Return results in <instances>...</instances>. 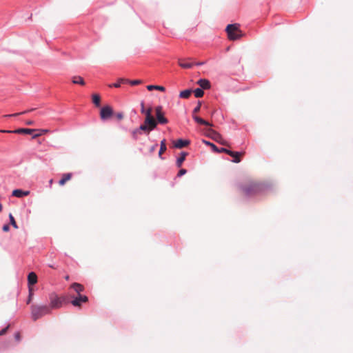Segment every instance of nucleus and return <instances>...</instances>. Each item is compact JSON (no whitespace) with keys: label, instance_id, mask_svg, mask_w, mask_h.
<instances>
[{"label":"nucleus","instance_id":"obj_1","mask_svg":"<svg viewBox=\"0 0 353 353\" xmlns=\"http://www.w3.org/2000/svg\"><path fill=\"white\" fill-rule=\"evenodd\" d=\"M31 315L34 321H36L46 314L51 313L50 307L46 305H31Z\"/></svg>","mask_w":353,"mask_h":353},{"label":"nucleus","instance_id":"obj_2","mask_svg":"<svg viewBox=\"0 0 353 353\" xmlns=\"http://www.w3.org/2000/svg\"><path fill=\"white\" fill-rule=\"evenodd\" d=\"M230 40H236L240 39L242 36V32L239 29V24H229L225 29Z\"/></svg>","mask_w":353,"mask_h":353},{"label":"nucleus","instance_id":"obj_3","mask_svg":"<svg viewBox=\"0 0 353 353\" xmlns=\"http://www.w3.org/2000/svg\"><path fill=\"white\" fill-rule=\"evenodd\" d=\"M50 310L52 309H59L62 307L63 303L65 301L64 296H59L55 293H51L49 295Z\"/></svg>","mask_w":353,"mask_h":353},{"label":"nucleus","instance_id":"obj_4","mask_svg":"<svg viewBox=\"0 0 353 353\" xmlns=\"http://www.w3.org/2000/svg\"><path fill=\"white\" fill-rule=\"evenodd\" d=\"M259 190L260 187L256 183H250L243 188V194L248 196L257 194Z\"/></svg>","mask_w":353,"mask_h":353},{"label":"nucleus","instance_id":"obj_5","mask_svg":"<svg viewBox=\"0 0 353 353\" xmlns=\"http://www.w3.org/2000/svg\"><path fill=\"white\" fill-rule=\"evenodd\" d=\"M219 152H224L230 155V157H233L232 161L236 163H239L241 161L240 157L244 155L245 154V152H234L224 148H221V150H219Z\"/></svg>","mask_w":353,"mask_h":353},{"label":"nucleus","instance_id":"obj_6","mask_svg":"<svg viewBox=\"0 0 353 353\" xmlns=\"http://www.w3.org/2000/svg\"><path fill=\"white\" fill-rule=\"evenodd\" d=\"M201 106V102H199L198 105L193 110L192 117H193L194 120L196 123H198L199 124H201V125H211V124L209 122L205 121L204 119H203L201 117L196 115V114L200 111Z\"/></svg>","mask_w":353,"mask_h":353},{"label":"nucleus","instance_id":"obj_7","mask_svg":"<svg viewBox=\"0 0 353 353\" xmlns=\"http://www.w3.org/2000/svg\"><path fill=\"white\" fill-rule=\"evenodd\" d=\"M114 114L113 110L111 106H103L100 110V117L102 120H107Z\"/></svg>","mask_w":353,"mask_h":353},{"label":"nucleus","instance_id":"obj_8","mask_svg":"<svg viewBox=\"0 0 353 353\" xmlns=\"http://www.w3.org/2000/svg\"><path fill=\"white\" fill-rule=\"evenodd\" d=\"M155 113L157 117L156 121L157 123L166 124L168 123V119L165 117L164 113L162 111L161 106H157L155 108Z\"/></svg>","mask_w":353,"mask_h":353},{"label":"nucleus","instance_id":"obj_9","mask_svg":"<svg viewBox=\"0 0 353 353\" xmlns=\"http://www.w3.org/2000/svg\"><path fill=\"white\" fill-rule=\"evenodd\" d=\"M157 125V122H153L152 124H151L150 123H148L147 121L145 119L143 124L141 125L139 128L137 129L139 130V132H141V131L142 130L146 132L148 134L150 131L156 128Z\"/></svg>","mask_w":353,"mask_h":353},{"label":"nucleus","instance_id":"obj_10","mask_svg":"<svg viewBox=\"0 0 353 353\" xmlns=\"http://www.w3.org/2000/svg\"><path fill=\"white\" fill-rule=\"evenodd\" d=\"M88 301V296L85 295L79 294L77 297L71 301V303L75 307H80L81 303H86Z\"/></svg>","mask_w":353,"mask_h":353},{"label":"nucleus","instance_id":"obj_11","mask_svg":"<svg viewBox=\"0 0 353 353\" xmlns=\"http://www.w3.org/2000/svg\"><path fill=\"white\" fill-rule=\"evenodd\" d=\"M208 134L210 138L216 142H221V140H222L221 135L214 130L209 129L208 131Z\"/></svg>","mask_w":353,"mask_h":353},{"label":"nucleus","instance_id":"obj_12","mask_svg":"<svg viewBox=\"0 0 353 353\" xmlns=\"http://www.w3.org/2000/svg\"><path fill=\"white\" fill-rule=\"evenodd\" d=\"M152 108H149L147 110H145L144 114L145 115V119L147 121L148 123H150L152 124L153 122H157L156 119L153 117L152 115Z\"/></svg>","mask_w":353,"mask_h":353},{"label":"nucleus","instance_id":"obj_13","mask_svg":"<svg viewBox=\"0 0 353 353\" xmlns=\"http://www.w3.org/2000/svg\"><path fill=\"white\" fill-rule=\"evenodd\" d=\"M174 146L176 148H183L188 146L190 144L188 140L178 139L173 142Z\"/></svg>","mask_w":353,"mask_h":353},{"label":"nucleus","instance_id":"obj_14","mask_svg":"<svg viewBox=\"0 0 353 353\" xmlns=\"http://www.w3.org/2000/svg\"><path fill=\"white\" fill-rule=\"evenodd\" d=\"M29 191H23L20 189H16L12 191V195L18 198H21L29 195Z\"/></svg>","mask_w":353,"mask_h":353},{"label":"nucleus","instance_id":"obj_15","mask_svg":"<svg viewBox=\"0 0 353 353\" xmlns=\"http://www.w3.org/2000/svg\"><path fill=\"white\" fill-rule=\"evenodd\" d=\"M197 84L201 87V88L208 90L210 88V82L206 79H201L197 81Z\"/></svg>","mask_w":353,"mask_h":353},{"label":"nucleus","instance_id":"obj_16","mask_svg":"<svg viewBox=\"0 0 353 353\" xmlns=\"http://www.w3.org/2000/svg\"><path fill=\"white\" fill-rule=\"evenodd\" d=\"M28 282L29 285H33L37 283V276L34 272L29 273L28 276Z\"/></svg>","mask_w":353,"mask_h":353},{"label":"nucleus","instance_id":"obj_17","mask_svg":"<svg viewBox=\"0 0 353 353\" xmlns=\"http://www.w3.org/2000/svg\"><path fill=\"white\" fill-rule=\"evenodd\" d=\"M72 176V173H65L62 175L61 179L59 181V184L61 186L64 185L65 183L71 179Z\"/></svg>","mask_w":353,"mask_h":353},{"label":"nucleus","instance_id":"obj_18","mask_svg":"<svg viewBox=\"0 0 353 353\" xmlns=\"http://www.w3.org/2000/svg\"><path fill=\"white\" fill-rule=\"evenodd\" d=\"M34 131H36V129L19 128V129L13 130V133L30 134Z\"/></svg>","mask_w":353,"mask_h":353},{"label":"nucleus","instance_id":"obj_19","mask_svg":"<svg viewBox=\"0 0 353 353\" xmlns=\"http://www.w3.org/2000/svg\"><path fill=\"white\" fill-rule=\"evenodd\" d=\"M71 288L79 295L84 290V287L78 283H74L71 285Z\"/></svg>","mask_w":353,"mask_h":353},{"label":"nucleus","instance_id":"obj_20","mask_svg":"<svg viewBox=\"0 0 353 353\" xmlns=\"http://www.w3.org/2000/svg\"><path fill=\"white\" fill-rule=\"evenodd\" d=\"M178 63L181 68L185 69L191 68L193 66L192 63L187 62L184 59H179Z\"/></svg>","mask_w":353,"mask_h":353},{"label":"nucleus","instance_id":"obj_21","mask_svg":"<svg viewBox=\"0 0 353 353\" xmlns=\"http://www.w3.org/2000/svg\"><path fill=\"white\" fill-rule=\"evenodd\" d=\"M188 155V153L185 152H183L181 153V156L177 159L176 160V166L180 168L183 163V161L185 160V158Z\"/></svg>","mask_w":353,"mask_h":353},{"label":"nucleus","instance_id":"obj_22","mask_svg":"<svg viewBox=\"0 0 353 353\" xmlns=\"http://www.w3.org/2000/svg\"><path fill=\"white\" fill-rule=\"evenodd\" d=\"M72 81L74 84H79L81 85H85L83 79L80 76H74L72 77Z\"/></svg>","mask_w":353,"mask_h":353},{"label":"nucleus","instance_id":"obj_23","mask_svg":"<svg viewBox=\"0 0 353 353\" xmlns=\"http://www.w3.org/2000/svg\"><path fill=\"white\" fill-rule=\"evenodd\" d=\"M147 89L148 90H159V91H162V92H164L165 90V88L163 86L154 85H148Z\"/></svg>","mask_w":353,"mask_h":353},{"label":"nucleus","instance_id":"obj_24","mask_svg":"<svg viewBox=\"0 0 353 353\" xmlns=\"http://www.w3.org/2000/svg\"><path fill=\"white\" fill-rule=\"evenodd\" d=\"M191 90H185L180 92L179 97L183 99H188L191 95Z\"/></svg>","mask_w":353,"mask_h":353},{"label":"nucleus","instance_id":"obj_25","mask_svg":"<svg viewBox=\"0 0 353 353\" xmlns=\"http://www.w3.org/2000/svg\"><path fill=\"white\" fill-rule=\"evenodd\" d=\"M92 102L94 103V104L99 107L100 105V102H101V98H100V96L97 94H94L92 95Z\"/></svg>","mask_w":353,"mask_h":353},{"label":"nucleus","instance_id":"obj_26","mask_svg":"<svg viewBox=\"0 0 353 353\" xmlns=\"http://www.w3.org/2000/svg\"><path fill=\"white\" fill-rule=\"evenodd\" d=\"M166 150V141L165 139L161 141L160 150L159 152V157Z\"/></svg>","mask_w":353,"mask_h":353},{"label":"nucleus","instance_id":"obj_27","mask_svg":"<svg viewBox=\"0 0 353 353\" xmlns=\"http://www.w3.org/2000/svg\"><path fill=\"white\" fill-rule=\"evenodd\" d=\"M128 79H118V81L114 84H112V85H109L110 87H114V88H119L121 86V84L123 83H126L128 82Z\"/></svg>","mask_w":353,"mask_h":353},{"label":"nucleus","instance_id":"obj_28","mask_svg":"<svg viewBox=\"0 0 353 353\" xmlns=\"http://www.w3.org/2000/svg\"><path fill=\"white\" fill-rule=\"evenodd\" d=\"M34 110H35L34 108H31L30 110H25L23 112H18V113H14V114H12L5 115V117H17V116H19V115H21V114H24L30 112H32V111H33Z\"/></svg>","mask_w":353,"mask_h":353},{"label":"nucleus","instance_id":"obj_29","mask_svg":"<svg viewBox=\"0 0 353 353\" xmlns=\"http://www.w3.org/2000/svg\"><path fill=\"white\" fill-rule=\"evenodd\" d=\"M36 131H39V134H34L32 138L33 139H35V138H37L38 137L42 135V134H47L50 132L49 130L48 129H36Z\"/></svg>","mask_w":353,"mask_h":353},{"label":"nucleus","instance_id":"obj_30","mask_svg":"<svg viewBox=\"0 0 353 353\" xmlns=\"http://www.w3.org/2000/svg\"><path fill=\"white\" fill-rule=\"evenodd\" d=\"M194 96L196 97V98H200V97H202L204 94V92L202 89L201 88H196L194 90Z\"/></svg>","mask_w":353,"mask_h":353},{"label":"nucleus","instance_id":"obj_31","mask_svg":"<svg viewBox=\"0 0 353 353\" xmlns=\"http://www.w3.org/2000/svg\"><path fill=\"white\" fill-rule=\"evenodd\" d=\"M203 143L208 145H210L211 146V148H212V150L214 151V152H219V150H218V148L212 143H210L209 141H203Z\"/></svg>","mask_w":353,"mask_h":353},{"label":"nucleus","instance_id":"obj_32","mask_svg":"<svg viewBox=\"0 0 353 353\" xmlns=\"http://www.w3.org/2000/svg\"><path fill=\"white\" fill-rule=\"evenodd\" d=\"M128 82H129L132 85H137L141 84L142 83V81L139 79L128 81Z\"/></svg>","mask_w":353,"mask_h":353},{"label":"nucleus","instance_id":"obj_33","mask_svg":"<svg viewBox=\"0 0 353 353\" xmlns=\"http://www.w3.org/2000/svg\"><path fill=\"white\" fill-rule=\"evenodd\" d=\"M32 296H33V292H32V289L30 288V289H29V296H28V301H27V304H29L31 302L32 299Z\"/></svg>","mask_w":353,"mask_h":353},{"label":"nucleus","instance_id":"obj_34","mask_svg":"<svg viewBox=\"0 0 353 353\" xmlns=\"http://www.w3.org/2000/svg\"><path fill=\"white\" fill-rule=\"evenodd\" d=\"M114 115H115L116 118L119 121L122 120L124 117L123 112H117Z\"/></svg>","mask_w":353,"mask_h":353},{"label":"nucleus","instance_id":"obj_35","mask_svg":"<svg viewBox=\"0 0 353 353\" xmlns=\"http://www.w3.org/2000/svg\"><path fill=\"white\" fill-rule=\"evenodd\" d=\"M21 333L19 332H17L14 334V339L17 341H21Z\"/></svg>","mask_w":353,"mask_h":353},{"label":"nucleus","instance_id":"obj_36","mask_svg":"<svg viewBox=\"0 0 353 353\" xmlns=\"http://www.w3.org/2000/svg\"><path fill=\"white\" fill-rule=\"evenodd\" d=\"M139 130L138 129H135L133 132H132V137L134 139H137V134H139Z\"/></svg>","mask_w":353,"mask_h":353},{"label":"nucleus","instance_id":"obj_37","mask_svg":"<svg viewBox=\"0 0 353 353\" xmlns=\"http://www.w3.org/2000/svg\"><path fill=\"white\" fill-rule=\"evenodd\" d=\"M9 327H10V325H8L6 327H5V328L1 330L0 331V336H3V335L6 334V333L7 332Z\"/></svg>","mask_w":353,"mask_h":353},{"label":"nucleus","instance_id":"obj_38","mask_svg":"<svg viewBox=\"0 0 353 353\" xmlns=\"http://www.w3.org/2000/svg\"><path fill=\"white\" fill-rule=\"evenodd\" d=\"M187 172V170L185 169H181L179 172L177 174L178 176H181L183 174H185Z\"/></svg>","mask_w":353,"mask_h":353},{"label":"nucleus","instance_id":"obj_39","mask_svg":"<svg viewBox=\"0 0 353 353\" xmlns=\"http://www.w3.org/2000/svg\"><path fill=\"white\" fill-rule=\"evenodd\" d=\"M9 228H10V225L9 224H6L3 226V230L4 232H8L9 230Z\"/></svg>","mask_w":353,"mask_h":353},{"label":"nucleus","instance_id":"obj_40","mask_svg":"<svg viewBox=\"0 0 353 353\" xmlns=\"http://www.w3.org/2000/svg\"><path fill=\"white\" fill-rule=\"evenodd\" d=\"M141 112L142 114H144V112L145 111V107H144V103L143 102H141Z\"/></svg>","mask_w":353,"mask_h":353},{"label":"nucleus","instance_id":"obj_41","mask_svg":"<svg viewBox=\"0 0 353 353\" xmlns=\"http://www.w3.org/2000/svg\"><path fill=\"white\" fill-rule=\"evenodd\" d=\"M34 122L32 120H28L26 122V124L28 125H34Z\"/></svg>","mask_w":353,"mask_h":353},{"label":"nucleus","instance_id":"obj_42","mask_svg":"<svg viewBox=\"0 0 353 353\" xmlns=\"http://www.w3.org/2000/svg\"><path fill=\"white\" fill-rule=\"evenodd\" d=\"M157 144H155L153 146H152V148H150V152H154L157 149Z\"/></svg>","mask_w":353,"mask_h":353},{"label":"nucleus","instance_id":"obj_43","mask_svg":"<svg viewBox=\"0 0 353 353\" xmlns=\"http://www.w3.org/2000/svg\"><path fill=\"white\" fill-rule=\"evenodd\" d=\"M221 144L223 145H228V144L227 143V142L225 141H224L223 139L222 140H221V142H219Z\"/></svg>","mask_w":353,"mask_h":353},{"label":"nucleus","instance_id":"obj_44","mask_svg":"<svg viewBox=\"0 0 353 353\" xmlns=\"http://www.w3.org/2000/svg\"><path fill=\"white\" fill-rule=\"evenodd\" d=\"M0 132L3 133H13L12 130H0Z\"/></svg>","mask_w":353,"mask_h":353},{"label":"nucleus","instance_id":"obj_45","mask_svg":"<svg viewBox=\"0 0 353 353\" xmlns=\"http://www.w3.org/2000/svg\"><path fill=\"white\" fill-rule=\"evenodd\" d=\"M11 223V225L16 229L18 228V226L17 225V222H10Z\"/></svg>","mask_w":353,"mask_h":353},{"label":"nucleus","instance_id":"obj_46","mask_svg":"<svg viewBox=\"0 0 353 353\" xmlns=\"http://www.w3.org/2000/svg\"><path fill=\"white\" fill-rule=\"evenodd\" d=\"M9 219H10V221H15L14 218V216H12V214H9Z\"/></svg>","mask_w":353,"mask_h":353},{"label":"nucleus","instance_id":"obj_47","mask_svg":"<svg viewBox=\"0 0 353 353\" xmlns=\"http://www.w3.org/2000/svg\"><path fill=\"white\" fill-rule=\"evenodd\" d=\"M65 280H69V276H66L65 277Z\"/></svg>","mask_w":353,"mask_h":353},{"label":"nucleus","instance_id":"obj_48","mask_svg":"<svg viewBox=\"0 0 353 353\" xmlns=\"http://www.w3.org/2000/svg\"><path fill=\"white\" fill-rule=\"evenodd\" d=\"M2 210V205L0 203V212Z\"/></svg>","mask_w":353,"mask_h":353},{"label":"nucleus","instance_id":"obj_49","mask_svg":"<svg viewBox=\"0 0 353 353\" xmlns=\"http://www.w3.org/2000/svg\"><path fill=\"white\" fill-rule=\"evenodd\" d=\"M52 183V179H51V180L50 181V183Z\"/></svg>","mask_w":353,"mask_h":353}]
</instances>
